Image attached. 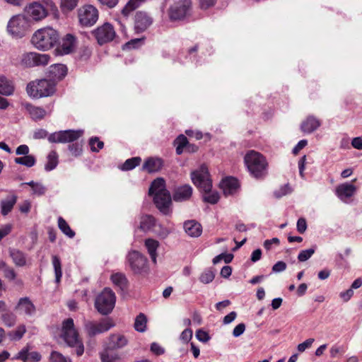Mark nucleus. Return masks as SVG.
I'll use <instances>...</instances> for the list:
<instances>
[{"mask_svg": "<svg viewBox=\"0 0 362 362\" xmlns=\"http://www.w3.org/2000/svg\"><path fill=\"white\" fill-rule=\"evenodd\" d=\"M192 182L200 190L204 192L203 199L211 204H216L219 200V194L217 192H211L212 182L209 177L208 168L205 165L191 173Z\"/></svg>", "mask_w": 362, "mask_h": 362, "instance_id": "1", "label": "nucleus"}, {"mask_svg": "<svg viewBox=\"0 0 362 362\" xmlns=\"http://www.w3.org/2000/svg\"><path fill=\"white\" fill-rule=\"evenodd\" d=\"M100 358L102 362H117L121 357L116 350L107 346L100 353Z\"/></svg>", "mask_w": 362, "mask_h": 362, "instance_id": "26", "label": "nucleus"}, {"mask_svg": "<svg viewBox=\"0 0 362 362\" xmlns=\"http://www.w3.org/2000/svg\"><path fill=\"white\" fill-rule=\"evenodd\" d=\"M286 269V264L283 261H279L272 267V272L274 273H279L284 272Z\"/></svg>", "mask_w": 362, "mask_h": 362, "instance_id": "58", "label": "nucleus"}, {"mask_svg": "<svg viewBox=\"0 0 362 362\" xmlns=\"http://www.w3.org/2000/svg\"><path fill=\"white\" fill-rule=\"evenodd\" d=\"M16 308L21 313L28 315H32L35 312V307L28 298H23L19 300Z\"/></svg>", "mask_w": 362, "mask_h": 362, "instance_id": "29", "label": "nucleus"}, {"mask_svg": "<svg viewBox=\"0 0 362 362\" xmlns=\"http://www.w3.org/2000/svg\"><path fill=\"white\" fill-rule=\"evenodd\" d=\"M61 337L69 346L76 348L78 356H81L83 354V344L74 327L72 318H68L63 322Z\"/></svg>", "mask_w": 362, "mask_h": 362, "instance_id": "5", "label": "nucleus"}, {"mask_svg": "<svg viewBox=\"0 0 362 362\" xmlns=\"http://www.w3.org/2000/svg\"><path fill=\"white\" fill-rule=\"evenodd\" d=\"M244 161L248 171L254 177L262 179L267 175L268 163L261 153L250 151L245 156Z\"/></svg>", "mask_w": 362, "mask_h": 362, "instance_id": "3", "label": "nucleus"}, {"mask_svg": "<svg viewBox=\"0 0 362 362\" xmlns=\"http://www.w3.org/2000/svg\"><path fill=\"white\" fill-rule=\"evenodd\" d=\"M196 337L199 341L202 342H206L210 339L209 334L202 329H199L198 331H197Z\"/></svg>", "mask_w": 362, "mask_h": 362, "instance_id": "63", "label": "nucleus"}, {"mask_svg": "<svg viewBox=\"0 0 362 362\" xmlns=\"http://www.w3.org/2000/svg\"><path fill=\"white\" fill-rule=\"evenodd\" d=\"M127 258L131 269L135 274L141 273L146 266L147 259L136 250L130 251Z\"/></svg>", "mask_w": 362, "mask_h": 362, "instance_id": "13", "label": "nucleus"}, {"mask_svg": "<svg viewBox=\"0 0 362 362\" xmlns=\"http://www.w3.org/2000/svg\"><path fill=\"white\" fill-rule=\"evenodd\" d=\"M357 188L351 183L344 182L339 185L335 189L336 195L340 200L346 202L347 199L353 197Z\"/></svg>", "mask_w": 362, "mask_h": 362, "instance_id": "18", "label": "nucleus"}, {"mask_svg": "<svg viewBox=\"0 0 362 362\" xmlns=\"http://www.w3.org/2000/svg\"><path fill=\"white\" fill-rule=\"evenodd\" d=\"M156 226V220L153 216L144 215L141 217L139 228L143 231L154 230Z\"/></svg>", "mask_w": 362, "mask_h": 362, "instance_id": "32", "label": "nucleus"}, {"mask_svg": "<svg viewBox=\"0 0 362 362\" xmlns=\"http://www.w3.org/2000/svg\"><path fill=\"white\" fill-rule=\"evenodd\" d=\"M89 145L92 151L98 152L104 146L103 141H100L98 137H93L89 141Z\"/></svg>", "mask_w": 362, "mask_h": 362, "instance_id": "47", "label": "nucleus"}, {"mask_svg": "<svg viewBox=\"0 0 362 362\" xmlns=\"http://www.w3.org/2000/svg\"><path fill=\"white\" fill-rule=\"evenodd\" d=\"M78 21L81 25L90 27L93 25L98 19V11L92 5H86L78 11Z\"/></svg>", "mask_w": 362, "mask_h": 362, "instance_id": "10", "label": "nucleus"}, {"mask_svg": "<svg viewBox=\"0 0 362 362\" xmlns=\"http://www.w3.org/2000/svg\"><path fill=\"white\" fill-rule=\"evenodd\" d=\"M153 23L152 18L144 11H139L135 16V29L137 32L146 30Z\"/></svg>", "mask_w": 362, "mask_h": 362, "instance_id": "19", "label": "nucleus"}, {"mask_svg": "<svg viewBox=\"0 0 362 362\" xmlns=\"http://www.w3.org/2000/svg\"><path fill=\"white\" fill-rule=\"evenodd\" d=\"M245 330V325L244 323H240L233 329V335L235 337H238L244 333Z\"/></svg>", "mask_w": 362, "mask_h": 362, "instance_id": "57", "label": "nucleus"}, {"mask_svg": "<svg viewBox=\"0 0 362 362\" xmlns=\"http://www.w3.org/2000/svg\"><path fill=\"white\" fill-rule=\"evenodd\" d=\"M141 161L140 157H134L127 159L122 166V170H130L134 169L136 166H138Z\"/></svg>", "mask_w": 362, "mask_h": 362, "instance_id": "44", "label": "nucleus"}, {"mask_svg": "<svg viewBox=\"0 0 362 362\" xmlns=\"http://www.w3.org/2000/svg\"><path fill=\"white\" fill-rule=\"evenodd\" d=\"M25 332V327L24 325H21L18 327L15 331L12 332V333L10 334V336L13 340H19L23 337Z\"/></svg>", "mask_w": 362, "mask_h": 362, "instance_id": "50", "label": "nucleus"}, {"mask_svg": "<svg viewBox=\"0 0 362 362\" xmlns=\"http://www.w3.org/2000/svg\"><path fill=\"white\" fill-rule=\"evenodd\" d=\"M1 319L4 324L8 327H11L14 325L15 320L14 317L12 314L10 313H4L1 315Z\"/></svg>", "mask_w": 362, "mask_h": 362, "instance_id": "54", "label": "nucleus"}, {"mask_svg": "<svg viewBox=\"0 0 362 362\" xmlns=\"http://www.w3.org/2000/svg\"><path fill=\"white\" fill-rule=\"evenodd\" d=\"M76 45V39L71 34L66 35L56 49L57 54L59 55L69 54L74 52Z\"/></svg>", "mask_w": 362, "mask_h": 362, "instance_id": "16", "label": "nucleus"}, {"mask_svg": "<svg viewBox=\"0 0 362 362\" xmlns=\"http://www.w3.org/2000/svg\"><path fill=\"white\" fill-rule=\"evenodd\" d=\"M15 86L12 81L4 76H0V94L9 96L13 94Z\"/></svg>", "mask_w": 362, "mask_h": 362, "instance_id": "27", "label": "nucleus"}, {"mask_svg": "<svg viewBox=\"0 0 362 362\" xmlns=\"http://www.w3.org/2000/svg\"><path fill=\"white\" fill-rule=\"evenodd\" d=\"M25 12L33 21H39L47 16V10L44 6L37 3L33 2L25 8Z\"/></svg>", "mask_w": 362, "mask_h": 362, "instance_id": "17", "label": "nucleus"}, {"mask_svg": "<svg viewBox=\"0 0 362 362\" xmlns=\"http://www.w3.org/2000/svg\"><path fill=\"white\" fill-rule=\"evenodd\" d=\"M116 301L115 293L110 288H104L95 300V308L103 315H108L113 310Z\"/></svg>", "mask_w": 362, "mask_h": 362, "instance_id": "8", "label": "nucleus"}, {"mask_svg": "<svg viewBox=\"0 0 362 362\" xmlns=\"http://www.w3.org/2000/svg\"><path fill=\"white\" fill-rule=\"evenodd\" d=\"M112 326V323L108 319H103L100 321H84V329L90 337L107 332Z\"/></svg>", "mask_w": 362, "mask_h": 362, "instance_id": "9", "label": "nucleus"}, {"mask_svg": "<svg viewBox=\"0 0 362 362\" xmlns=\"http://www.w3.org/2000/svg\"><path fill=\"white\" fill-rule=\"evenodd\" d=\"M58 226L69 238H74L75 235V233L71 229L66 221L62 217L58 218Z\"/></svg>", "mask_w": 362, "mask_h": 362, "instance_id": "42", "label": "nucleus"}, {"mask_svg": "<svg viewBox=\"0 0 362 362\" xmlns=\"http://www.w3.org/2000/svg\"><path fill=\"white\" fill-rule=\"evenodd\" d=\"M192 337V331L190 329H185L180 335V339L184 343H187Z\"/></svg>", "mask_w": 362, "mask_h": 362, "instance_id": "60", "label": "nucleus"}, {"mask_svg": "<svg viewBox=\"0 0 362 362\" xmlns=\"http://www.w3.org/2000/svg\"><path fill=\"white\" fill-rule=\"evenodd\" d=\"M79 0H60V8L63 12L74 10L78 5Z\"/></svg>", "mask_w": 362, "mask_h": 362, "instance_id": "43", "label": "nucleus"}, {"mask_svg": "<svg viewBox=\"0 0 362 362\" xmlns=\"http://www.w3.org/2000/svg\"><path fill=\"white\" fill-rule=\"evenodd\" d=\"M330 356L335 358L338 354L342 355L344 353V348L342 346L334 345L329 349Z\"/></svg>", "mask_w": 362, "mask_h": 362, "instance_id": "53", "label": "nucleus"}, {"mask_svg": "<svg viewBox=\"0 0 362 362\" xmlns=\"http://www.w3.org/2000/svg\"><path fill=\"white\" fill-rule=\"evenodd\" d=\"M174 143L176 146V153L177 155L182 154L183 152V148H187V145H189L187 137L183 134L178 136L175 140Z\"/></svg>", "mask_w": 362, "mask_h": 362, "instance_id": "40", "label": "nucleus"}, {"mask_svg": "<svg viewBox=\"0 0 362 362\" xmlns=\"http://www.w3.org/2000/svg\"><path fill=\"white\" fill-rule=\"evenodd\" d=\"M316 246L313 247L308 250H301L298 255V259L299 262H305L310 259L312 255L315 253Z\"/></svg>", "mask_w": 362, "mask_h": 362, "instance_id": "46", "label": "nucleus"}, {"mask_svg": "<svg viewBox=\"0 0 362 362\" xmlns=\"http://www.w3.org/2000/svg\"><path fill=\"white\" fill-rule=\"evenodd\" d=\"M185 233L192 238H197L202 235V227L199 223L194 220H189L183 225Z\"/></svg>", "mask_w": 362, "mask_h": 362, "instance_id": "22", "label": "nucleus"}, {"mask_svg": "<svg viewBox=\"0 0 362 362\" xmlns=\"http://www.w3.org/2000/svg\"><path fill=\"white\" fill-rule=\"evenodd\" d=\"M9 254L13 263L18 267H23L26 264V258L25 254L16 249H11L9 251Z\"/></svg>", "mask_w": 362, "mask_h": 362, "instance_id": "34", "label": "nucleus"}, {"mask_svg": "<svg viewBox=\"0 0 362 362\" xmlns=\"http://www.w3.org/2000/svg\"><path fill=\"white\" fill-rule=\"evenodd\" d=\"M0 274L9 281H13L16 277L14 269L3 261L0 262Z\"/></svg>", "mask_w": 362, "mask_h": 362, "instance_id": "35", "label": "nucleus"}, {"mask_svg": "<svg viewBox=\"0 0 362 362\" xmlns=\"http://www.w3.org/2000/svg\"><path fill=\"white\" fill-rule=\"evenodd\" d=\"M59 35L57 30L50 27L37 30L33 35L31 42L37 49L48 50L59 41Z\"/></svg>", "mask_w": 362, "mask_h": 362, "instance_id": "4", "label": "nucleus"}, {"mask_svg": "<svg viewBox=\"0 0 362 362\" xmlns=\"http://www.w3.org/2000/svg\"><path fill=\"white\" fill-rule=\"evenodd\" d=\"M307 228L306 221L303 218H300L297 221V230L299 233H303Z\"/></svg>", "mask_w": 362, "mask_h": 362, "instance_id": "64", "label": "nucleus"}, {"mask_svg": "<svg viewBox=\"0 0 362 362\" xmlns=\"http://www.w3.org/2000/svg\"><path fill=\"white\" fill-rule=\"evenodd\" d=\"M233 258V255L229 253H222L219 255H217L213 259V263L216 264L219 263L221 260H223L226 263H230Z\"/></svg>", "mask_w": 362, "mask_h": 362, "instance_id": "48", "label": "nucleus"}, {"mask_svg": "<svg viewBox=\"0 0 362 362\" xmlns=\"http://www.w3.org/2000/svg\"><path fill=\"white\" fill-rule=\"evenodd\" d=\"M69 150L72 156L77 157L81 154L82 145L78 143H74L69 145Z\"/></svg>", "mask_w": 362, "mask_h": 362, "instance_id": "51", "label": "nucleus"}, {"mask_svg": "<svg viewBox=\"0 0 362 362\" xmlns=\"http://www.w3.org/2000/svg\"><path fill=\"white\" fill-rule=\"evenodd\" d=\"M49 74L53 78L52 80H54L55 81H60L67 74L66 66L60 64L52 65L49 67Z\"/></svg>", "mask_w": 362, "mask_h": 362, "instance_id": "30", "label": "nucleus"}, {"mask_svg": "<svg viewBox=\"0 0 362 362\" xmlns=\"http://www.w3.org/2000/svg\"><path fill=\"white\" fill-rule=\"evenodd\" d=\"M30 28V20L22 14L13 16L8 22L7 32L13 37L22 38L24 37Z\"/></svg>", "mask_w": 362, "mask_h": 362, "instance_id": "7", "label": "nucleus"}, {"mask_svg": "<svg viewBox=\"0 0 362 362\" xmlns=\"http://www.w3.org/2000/svg\"><path fill=\"white\" fill-rule=\"evenodd\" d=\"M49 362H68V360L62 354L52 351L50 355Z\"/></svg>", "mask_w": 362, "mask_h": 362, "instance_id": "52", "label": "nucleus"}, {"mask_svg": "<svg viewBox=\"0 0 362 362\" xmlns=\"http://www.w3.org/2000/svg\"><path fill=\"white\" fill-rule=\"evenodd\" d=\"M214 272L211 269H207L200 274L199 279L202 283L207 284L211 283L214 279Z\"/></svg>", "mask_w": 362, "mask_h": 362, "instance_id": "45", "label": "nucleus"}, {"mask_svg": "<svg viewBox=\"0 0 362 362\" xmlns=\"http://www.w3.org/2000/svg\"><path fill=\"white\" fill-rule=\"evenodd\" d=\"M159 230L154 229L153 232L160 238H166L168 234L170 233V231L166 228L160 225H158Z\"/></svg>", "mask_w": 362, "mask_h": 362, "instance_id": "61", "label": "nucleus"}, {"mask_svg": "<svg viewBox=\"0 0 362 362\" xmlns=\"http://www.w3.org/2000/svg\"><path fill=\"white\" fill-rule=\"evenodd\" d=\"M52 265L54 269L55 281L58 284L61 281L62 270L60 259L57 255L52 256Z\"/></svg>", "mask_w": 362, "mask_h": 362, "instance_id": "38", "label": "nucleus"}, {"mask_svg": "<svg viewBox=\"0 0 362 362\" xmlns=\"http://www.w3.org/2000/svg\"><path fill=\"white\" fill-rule=\"evenodd\" d=\"M17 164L23 165L26 167L30 168L35 163V158L33 156L27 155L23 157H18L14 159Z\"/></svg>", "mask_w": 362, "mask_h": 362, "instance_id": "41", "label": "nucleus"}, {"mask_svg": "<svg viewBox=\"0 0 362 362\" xmlns=\"http://www.w3.org/2000/svg\"><path fill=\"white\" fill-rule=\"evenodd\" d=\"M163 165V161L161 158L151 157L145 160L142 169L148 173H153L159 171Z\"/></svg>", "mask_w": 362, "mask_h": 362, "instance_id": "23", "label": "nucleus"}, {"mask_svg": "<svg viewBox=\"0 0 362 362\" xmlns=\"http://www.w3.org/2000/svg\"><path fill=\"white\" fill-rule=\"evenodd\" d=\"M22 105L34 120L42 119L46 115V111L42 107L33 106L28 103Z\"/></svg>", "mask_w": 362, "mask_h": 362, "instance_id": "28", "label": "nucleus"}, {"mask_svg": "<svg viewBox=\"0 0 362 362\" xmlns=\"http://www.w3.org/2000/svg\"><path fill=\"white\" fill-rule=\"evenodd\" d=\"M220 185L226 196L233 194L239 187L238 180L234 177H227L223 180Z\"/></svg>", "mask_w": 362, "mask_h": 362, "instance_id": "24", "label": "nucleus"}, {"mask_svg": "<svg viewBox=\"0 0 362 362\" xmlns=\"http://www.w3.org/2000/svg\"><path fill=\"white\" fill-rule=\"evenodd\" d=\"M47 163L45 165V169L47 171H50L54 169L58 164V155L56 151H52L49 152L47 157Z\"/></svg>", "mask_w": 362, "mask_h": 362, "instance_id": "36", "label": "nucleus"}, {"mask_svg": "<svg viewBox=\"0 0 362 362\" xmlns=\"http://www.w3.org/2000/svg\"><path fill=\"white\" fill-rule=\"evenodd\" d=\"M353 296L354 291L351 288L339 293V296L344 302H348Z\"/></svg>", "mask_w": 362, "mask_h": 362, "instance_id": "62", "label": "nucleus"}, {"mask_svg": "<svg viewBox=\"0 0 362 362\" xmlns=\"http://www.w3.org/2000/svg\"><path fill=\"white\" fill-rule=\"evenodd\" d=\"M83 130H65L51 134L48 136L50 143H69L79 139L83 135Z\"/></svg>", "mask_w": 362, "mask_h": 362, "instance_id": "11", "label": "nucleus"}, {"mask_svg": "<svg viewBox=\"0 0 362 362\" xmlns=\"http://www.w3.org/2000/svg\"><path fill=\"white\" fill-rule=\"evenodd\" d=\"M160 244L159 242L156 240L152 238H148L145 240V247L147 249V251L151 257V260L153 263H156V257H157V249L158 248Z\"/></svg>", "mask_w": 362, "mask_h": 362, "instance_id": "33", "label": "nucleus"}, {"mask_svg": "<svg viewBox=\"0 0 362 362\" xmlns=\"http://www.w3.org/2000/svg\"><path fill=\"white\" fill-rule=\"evenodd\" d=\"M290 192L288 185L282 186L279 190L274 192V195L276 198H280Z\"/></svg>", "mask_w": 362, "mask_h": 362, "instance_id": "59", "label": "nucleus"}, {"mask_svg": "<svg viewBox=\"0 0 362 362\" xmlns=\"http://www.w3.org/2000/svg\"><path fill=\"white\" fill-rule=\"evenodd\" d=\"M107 346L118 350L124 348L128 344V339L121 334H112L109 337Z\"/></svg>", "mask_w": 362, "mask_h": 362, "instance_id": "21", "label": "nucleus"}, {"mask_svg": "<svg viewBox=\"0 0 362 362\" xmlns=\"http://www.w3.org/2000/svg\"><path fill=\"white\" fill-rule=\"evenodd\" d=\"M49 56L47 54L30 52L26 54L23 59V63L30 67L35 66H45L49 63Z\"/></svg>", "mask_w": 362, "mask_h": 362, "instance_id": "15", "label": "nucleus"}, {"mask_svg": "<svg viewBox=\"0 0 362 362\" xmlns=\"http://www.w3.org/2000/svg\"><path fill=\"white\" fill-rule=\"evenodd\" d=\"M57 81L52 79H40L27 85L26 91L29 96L40 98L52 95L56 91Z\"/></svg>", "mask_w": 362, "mask_h": 362, "instance_id": "6", "label": "nucleus"}, {"mask_svg": "<svg viewBox=\"0 0 362 362\" xmlns=\"http://www.w3.org/2000/svg\"><path fill=\"white\" fill-rule=\"evenodd\" d=\"M92 33L100 45L107 43L113 40L115 37V29L113 26L108 23H105L98 27L94 30Z\"/></svg>", "mask_w": 362, "mask_h": 362, "instance_id": "12", "label": "nucleus"}, {"mask_svg": "<svg viewBox=\"0 0 362 362\" xmlns=\"http://www.w3.org/2000/svg\"><path fill=\"white\" fill-rule=\"evenodd\" d=\"M320 121L313 116L308 117L300 125V129L304 133L310 134L315 131L320 126Z\"/></svg>", "mask_w": 362, "mask_h": 362, "instance_id": "25", "label": "nucleus"}, {"mask_svg": "<svg viewBox=\"0 0 362 362\" xmlns=\"http://www.w3.org/2000/svg\"><path fill=\"white\" fill-rule=\"evenodd\" d=\"M190 0H180L175 3L170 8V17L173 20H180L186 16L190 9Z\"/></svg>", "mask_w": 362, "mask_h": 362, "instance_id": "14", "label": "nucleus"}, {"mask_svg": "<svg viewBox=\"0 0 362 362\" xmlns=\"http://www.w3.org/2000/svg\"><path fill=\"white\" fill-rule=\"evenodd\" d=\"M33 194L40 196L45 193L46 188L40 183H36L32 187Z\"/></svg>", "mask_w": 362, "mask_h": 362, "instance_id": "56", "label": "nucleus"}, {"mask_svg": "<svg viewBox=\"0 0 362 362\" xmlns=\"http://www.w3.org/2000/svg\"><path fill=\"white\" fill-rule=\"evenodd\" d=\"M315 339L313 338H310L307 340H305L304 342L299 344L297 346V349L299 352H303L305 351V349L310 348L313 343L314 342Z\"/></svg>", "mask_w": 362, "mask_h": 362, "instance_id": "55", "label": "nucleus"}, {"mask_svg": "<svg viewBox=\"0 0 362 362\" xmlns=\"http://www.w3.org/2000/svg\"><path fill=\"white\" fill-rule=\"evenodd\" d=\"M17 201V196L12 194L1 201V213L6 216L11 211Z\"/></svg>", "mask_w": 362, "mask_h": 362, "instance_id": "31", "label": "nucleus"}, {"mask_svg": "<svg viewBox=\"0 0 362 362\" xmlns=\"http://www.w3.org/2000/svg\"><path fill=\"white\" fill-rule=\"evenodd\" d=\"M148 194L153 196L154 204L162 214L165 215L170 214L172 198L170 192L165 189L164 179L154 180L151 185Z\"/></svg>", "mask_w": 362, "mask_h": 362, "instance_id": "2", "label": "nucleus"}, {"mask_svg": "<svg viewBox=\"0 0 362 362\" xmlns=\"http://www.w3.org/2000/svg\"><path fill=\"white\" fill-rule=\"evenodd\" d=\"M144 1L145 0H129L126 6L122 8V13L124 16H127L132 11L138 8L139 5Z\"/></svg>", "mask_w": 362, "mask_h": 362, "instance_id": "39", "label": "nucleus"}, {"mask_svg": "<svg viewBox=\"0 0 362 362\" xmlns=\"http://www.w3.org/2000/svg\"><path fill=\"white\" fill-rule=\"evenodd\" d=\"M111 279L115 285L122 287L125 285L127 279L122 274H115L111 276Z\"/></svg>", "mask_w": 362, "mask_h": 362, "instance_id": "49", "label": "nucleus"}, {"mask_svg": "<svg viewBox=\"0 0 362 362\" xmlns=\"http://www.w3.org/2000/svg\"><path fill=\"white\" fill-rule=\"evenodd\" d=\"M147 318L144 313L138 315L134 322V329L139 332H144L146 329Z\"/></svg>", "mask_w": 362, "mask_h": 362, "instance_id": "37", "label": "nucleus"}, {"mask_svg": "<svg viewBox=\"0 0 362 362\" xmlns=\"http://www.w3.org/2000/svg\"><path fill=\"white\" fill-rule=\"evenodd\" d=\"M192 194V188L189 185L177 187L173 195L175 202H184L188 200Z\"/></svg>", "mask_w": 362, "mask_h": 362, "instance_id": "20", "label": "nucleus"}]
</instances>
